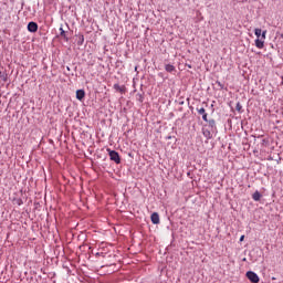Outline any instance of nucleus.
Segmentation results:
<instances>
[{
	"label": "nucleus",
	"instance_id": "obj_1",
	"mask_svg": "<svg viewBox=\"0 0 283 283\" xmlns=\"http://www.w3.org/2000/svg\"><path fill=\"white\" fill-rule=\"evenodd\" d=\"M107 151L109 154L111 160H113V163H116V165H120V155H118L116 150L107 149Z\"/></svg>",
	"mask_w": 283,
	"mask_h": 283
},
{
	"label": "nucleus",
	"instance_id": "obj_2",
	"mask_svg": "<svg viewBox=\"0 0 283 283\" xmlns=\"http://www.w3.org/2000/svg\"><path fill=\"white\" fill-rule=\"evenodd\" d=\"M245 275H247L248 280H250V282H252V283L260 282V276H258V273H255L253 271H248Z\"/></svg>",
	"mask_w": 283,
	"mask_h": 283
},
{
	"label": "nucleus",
	"instance_id": "obj_3",
	"mask_svg": "<svg viewBox=\"0 0 283 283\" xmlns=\"http://www.w3.org/2000/svg\"><path fill=\"white\" fill-rule=\"evenodd\" d=\"M205 123H208L209 129H211L212 134H216L218 132V126H216V119H209L205 120Z\"/></svg>",
	"mask_w": 283,
	"mask_h": 283
},
{
	"label": "nucleus",
	"instance_id": "obj_4",
	"mask_svg": "<svg viewBox=\"0 0 283 283\" xmlns=\"http://www.w3.org/2000/svg\"><path fill=\"white\" fill-rule=\"evenodd\" d=\"M202 135L205 138H207V140H211V138H213V130H211V128H202Z\"/></svg>",
	"mask_w": 283,
	"mask_h": 283
},
{
	"label": "nucleus",
	"instance_id": "obj_5",
	"mask_svg": "<svg viewBox=\"0 0 283 283\" xmlns=\"http://www.w3.org/2000/svg\"><path fill=\"white\" fill-rule=\"evenodd\" d=\"M153 224H160V214L158 212H153L150 216Z\"/></svg>",
	"mask_w": 283,
	"mask_h": 283
},
{
	"label": "nucleus",
	"instance_id": "obj_6",
	"mask_svg": "<svg viewBox=\"0 0 283 283\" xmlns=\"http://www.w3.org/2000/svg\"><path fill=\"white\" fill-rule=\"evenodd\" d=\"M28 30L29 32H38L39 31V24H36V22H29L28 23Z\"/></svg>",
	"mask_w": 283,
	"mask_h": 283
},
{
	"label": "nucleus",
	"instance_id": "obj_7",
	"mask_svg": "<svg viewBox=\"0 0 283 283\" xmlns=\"http://www.w3.org/2000/svg\"><path fill=\"white\" fill-rule=\"evenodd\" d=\"M197 112L200 116H202V120H207L208 114L205 107H197Z\"/></svg>",
	"mask_w": 283,
	"mask_h": 283
},
{
	"label": "nucleus",
	"instance_id": "obj_8",
	"mask_svg": "<svg viewBox=\"0 0 283 283\" xmlns=\"http://www.w3.org/2000/svg\"><path fill=\"white\" fill-rule=\"evenodd\" d=\"M114 90L116 92H119V94H125V92H127V88L125 87V85H119V84H114Z\"/></svg>",
	"mask_w": 283,
	"mask_h": 283
},
{
	"label": "nucleus",
	"instance_id": "obj_9",
	"mask_svg": "<svg viewBox=\"0 0 283 283\" xmlns=\"http://www.w3.org/2000/svg\"><path fill=\"white\" fill-rule=\"evenodd\" d=\"M261 199H262V193L255 190L254 193L252 195V200H254V202H260Z\"/></svg>",
	"mask_w": 283,
	"mask_h": 283
},
{
	"label": "nucleus",
	"instance_id": "obj_10",
	"mask_svg": "<svg viewBox=\"0 0 283 283\" xmlns=\"http://www.w3.org/2000/svg\"><path fill=\"white\" fill-rule=\"evenodd\" d=\"M76 98H77V101H83L85 98V91L84 90H77L76 91Z\"/></svg>",
	"mask_w": 283,
	"mask_h": 283
},
{
	"label": "nucleus",
	"instance_id": "obj_11",
	"mask_svg": "<svg viewBox=\"0 0 283 283\" xmlns=\"http://www.w3.org/2000/svg\"><path fill=\"white\" fill-rule=\"evenodd\" d=\"M8 82V73L0 71V83H7Z\"/></svg>",
	"mask_w": 283,
	"mask_h": 283
},
{
	"label": "nucleus",
	"instance_id": "obj_12",
	"mask_svg": "<svg viewBox=\"0 0 283 283\" xmlns=\"http://www.w3.org/2000/svg\"><path fill=\"white\" fill-rule=\"evenodd\" d=\"M165 70L166 72H169L171 74V72H176V66H174L172 64H166Z\"/></svg>",
	"mask_w": 283,
	"mask_h": 283
},
{
	"label": "nucleus",
	"instance_id": "obj_13",
	"mask_svg": "<svg viewBox=\"0 0 283 283\" xmlns=\"http://www.w3.org/2000/svg\"><path fill=\"white\" fill-rule=\"evenodd\" d=\"M255 46L259 49V50H262L264 48V41L260 40V39H256L255 40Z\"/></svg>",
	"mask_w": 283,
	"mask_h": 283
},
{
	"label": "nucleus",
	"instance_id": "obj_14",
	"mask_svg": "<svg viewBox=\"0 0 283 283\" xmlns=\"http://www.w3.org/2000/svg\"><path fill=\"white\" fill-rule=\"evenodd\" d=\"M12 202H13V205H17L18 207H21V205H23V199H21V198H13Z\"/></svg>",
	"mask_w": 283,
	"mask_h": 283
},
{
	"label": "nucleus",
	"instance_id": "obj_15",
	"mask_svg": "<svg viewBox=\"0 0 283 283\" xmlns=\"http://www.w3.org/2000/svg\"><path fill=\"white\" fill-rule=\"evenodd\" d=\"M60 36H63L64 41H70V38L65 34V30H63V27L60 28Z\"/></svg>",
	"mask_w": 283,
	"mask_h": 283
},
{
	"label": "nucleus",
	"instance_id": "obj_16",
	"mask_svg": "<svg viewBox=\"0 0 283 283\" xmlns=\"http://www.w3.org/2000/svg\"><path fill=\"white\" fill-rule=\"evenodd\" d=\"M85 43V36L83 34L78 35L77 45H83Z\"/></svg>",
	"mask_w": 283,
	"mask_h": 283
},
{
	"label": "nucleus",
	"instance_id": "obj_17",
	"mask_svg": "<svg viewBox=\"0 0 283 283\" xmlns=\"http://www.w3.org/2000/svg\"><path fill=\"white\" fill-rule=\"evenodd\" d=\"M235 109H237V112H239V114H242V112H243L242 111V104L240 102L237 103Z\"/></svg>",
	"mask_w": 283,
	"mask_h": 283
},
{
	"label": "nucleus",
	"instance_id": "obj_18",
	"mask_svg": "<svg viewBox=\"0 0 283 283\" xmlns=\"http://www.w3.org/2000/svg\"><path fill=\"white\" fill-rule=\"evenodd\" d=\"M254 34L258 36V39H260V36H262V29H255Z\"/></svg>",
	"mask_w": 283,
	"mask_h": 283
},
{
	"label": "nucleus",
	"instance_id": "obj_19",
	"mask_svg": "<svg viewBox=\"0 0 283 283\" xmlns=\"http://www.w3.org/2000/svg\"><path fill=\"white\" fill-rule=\"evenodd\" d=\"M216 83L218 84V87H220V90H224V84H222V82L217 81Z\"/></svg>",
	"mask_w": 283,
	"mask_h": 283
},
{
	"label": "nucleus",
	"instance_id": "obj_20",
	"mask_svg": "<svg viewBox=\"0 0 283 283\" xmlns=\"http://www.w3.org/2000/svg\"><path fill=\"white\" fill-rule=\"evenodd\" d=\"M261 36H262V39H266V31H263Z\"/></svg>",
	"mask_w": 283,
	"mask_h": 283
},
{
	"label": "nucleus",
	"instance_id": "obj_21",
	"mask_svg": "<svg viewBox=\"0 0 283 283\" xmlns=\"http://www.w3.org/2000/svg\"><path fill=\"white\" fill-rule=\"evenodd\" d=\"M269 143V139H262V145Z\"/></svg>",
	"mask_w": 283,
	"mask_h": 283
},
{
	"label": "nucleus",
	"instance_id": "obj_22",
	"mask_svg": "<svg viewBox=\"0 0 283 283\" xmlns=\"http://www.w3.org/2000/svg\"><path fill=\"white\" fill-rule=\"evenodd\" d=\"M240 242H244V235L240 237Z\"/></svg>",
	"mask_w": 283,
	"mask_h": 283
},
{
	"label": "nucleus",
	"instance_id": "obj_23",
	"mask_svg": "<svg viewBox=\"0 0 283 283\" xmlns=\"http://www.w3.org/2000/svg\"><path fill=\"white\" fill-rule=\"evenodd\" d=\"M179 105H185V102H182V101H181V102H179Z\"/></svg>",
	"mask_w": 283,
	"mask_h": 283
},
{
	"label": "nucleus",
	"instance_id": "obj_24",
	"mask_svg": "<svg viewBox=\"0 0 283 283\" xmlns=\"http://www.w3.org/2000/svg\"><path fill=\"white\" fill-rule=\"evenodd\" d=\"M139 98H143V95H139Z\"/></svg>",
	"mask_w": 283,
	"mask_h": 283
}]
</instances>
